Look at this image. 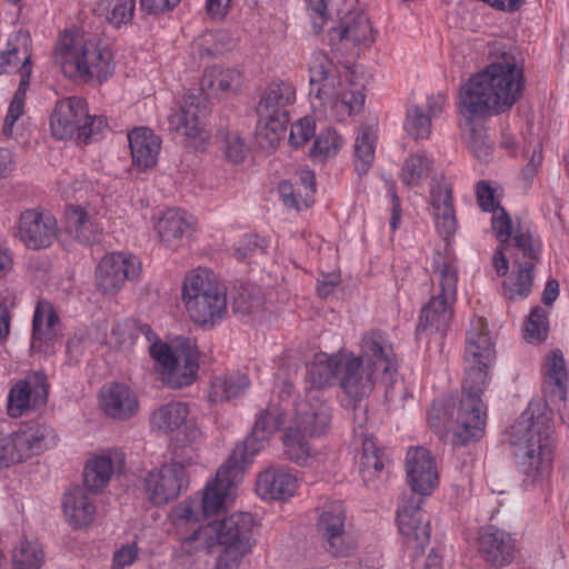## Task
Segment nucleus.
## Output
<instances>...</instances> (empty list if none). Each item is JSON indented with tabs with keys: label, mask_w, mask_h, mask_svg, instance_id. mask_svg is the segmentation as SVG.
I'll return each instance as SVG.
<instances>
[{
	"label": "nucleus",
	"mask_w": 569,
	"mask_h": 569,
	"mask_svg": "<svg viewBox=\"0 0 569 569\" xmlns=\"http://www.w3.org/2000/svg\"><path fill=\"white\" fill-rule=\"evenodd\" d=\"M405 130L415 139H427L431 132V118L419 106L407 110Z\"/></svg>",
	"instance_id": "nucleus-49"
},
{
	"label": "nucleus",
	"mask_w": 569,
	"mask_h": 569,
	"mask_svg": "<svg viewBox=\"0 0 569 569\" xmlns=\"http://www.w3.org/2000/svg\"><path fill=\"white\" fill-rule=\"evenodd\" d=\"M510 443L525 482H541L551 476L556 441L551 419L540 403L530 402L515 421Z\"/></svg>",
	"instance_id": "nucleus-4"
},
{
	"label": "nucleus",
	"mask_w": 569,
	"mask_h": 569,
	"mask_svg": "<svg viewBox=\"0 0 569 569\" xmlns=\"http://www.w3.org/2000/svg\"><path fill=\"white\" fill-rule=\"evenodd\" d=\"M173 522L177 526H181L183 523H193L200 521L202 517V512L199 509L197 498H190L179 506H177L172 512Z\"/></svg>",
	"instance_id": "nucleus-56"
},
{
	"label": "nucleus",
	"mask_w": 569,
	"mask_h": 569,
	"mask_svg": "<svg viewBox=\"0 0 569 569\" xmlns=\"http://www.w3.org/2000/svg\"><path fill=\"white\" fill-rule=\"evenodd\" d=\"M340 40H350L355 44L371 41L372 28L365 13H358L351 21L336 29Z\"/></svg>",
	"instance_id": "nucleus-44"
},
{
	"label": "nucleus",
	"mask_w": 569,
	"mask_h": 569,
	"mask_svg": "<svg viewBox=\"0 0 569 569\" xmlns=\"http://www.w3.org/2000/svg\"><path fill=\"white\" fill-rule=\"evenodd\" d=\"M60 330V318L53 305L47 300H39L32 318L31 349L37 352H49Z\"/></svg>",
	"instance_id": "nucleus-27"
},
{
	"label": "nucleus",
	"mask_w": 569,
	"mask_h": 569,
	"mask_svg": "<svg viewBox=\"0 0 569 569\" xmlns=\"http://www.w3.org/2000/svg\"><path fill=\"white\" fill-rule=\"evenodd\" d=\"M149 352L161 380L173 389L190 386L199 370V350L190 339H183L177 351L166 342H153Z\"/></svg>",
	"instance_id": "nucleus-12"
},
{
	"label": "nucleus",
	"mask_w": 569,
	"mask_h": 569,
	"mask_svg": "<svg viewBox=\"0 0 569 569\" xmlns=\"http://www.w3.org/2000/svg\"><path fill=\"white\" fill-rule=\"evenodd\" d=\"M310 154L313 159L326 160L335 157L342 146V139L332 128H327L315 134Z\"/></svg>",
	"instance_id": "nucleus-46"
},
{
	"label": "nucleus",
	"mask_w": 569,
	"mask_h": 569,
	"mask_svg": "<svg viewBox=\"0 0 569 569\" xmlns=\"http://www.w3.org/2000/svg\"><path fill=\"white\" fill-rule=\"evenodd\" d=\"M242 465L238 452L232 451L227 462L217 470L216 477L207 482L201 498H197L202 518L216 516L223 509Z\"/></svg>",
	"instance_id": "nucleus-17"
},
{
	"label": "nucleus",
	"mask_w": 569,
	"mask_h": 569,
	"mask_svg": "<svg viewBox=\"0 0 569 569\" xmlns=\"http://www.w3.org/2000/svg\"><path fill=\"white\" fill-rule=\"evenodd\" d=\"M406 473L412 493L402 500L397 510V523L413 556L423 553L430 542V523L425 519L421 506L422 496H429L438 486L439 477L436 462L430 451L410 448L406 456Z\"/></svg>",
	"instance_id": "nucleus-5"
},
{
	"label": "nucleus",
	"mask_w": 569,
	"mask_h": 569,
	"mask_svg": "<svg viewBox=\"0 0 569 569\" xmlns=\"http://www.w3.org/2000/svg\"><path fill=\"white\" fill-rule=\"evenodd\" d=\"M386 457L372 438H365L362 441V453L360 458V468L366 472H381L385 468Z\"/></svg>",
	"instance_id": "nucleus-52"
},
{
	"label": "nucleus",
	"mask_w": 569,
	"mask_h": 569,
	"mask_svg": "<svg viewBox=\"0 0 569 569\" xmlns=\"http://www.w3.org/2000/svg\"><path fill=\"white\" fill-rule=\"evenodd\" d=\"M56 430L46 423L33 422L0 439V469L22 463L54 447Z\"/></svg>",
	"instance_id": "nucleus-13"
},
{
	"label": "nucleus",
	"mask_w": 569,
	"mask_h": 569,
	"mask_svg": "<svg viewBox=\"0 0 569 569\" xmlns=\"http://www.w3.org/2000/svg\"><path fill=\"white\" fill-rule=\"evenodd\" d=\"M66 230L70 236L83 244L99 242L102 236V228L97 219L89 216L80 206H68L64 212Z\"/></svg>",
	"instance_id": "nucleus-34"
},
{
	"label": "nucleus",
	"mask_w": 569,
	"mask_h": 569,
	"mask_svg": "<svg viewBox=\"0 0 569 569\" xmlns=\"http://www.w3.org/2000/svg\"><path fill=\"white\" fill-rule=\"evenodd\" d=\"M387 194L388 197H390L391 200L390 229L392 232H395L398 230L401 219V201L399 196L397 194L396 184L392 180L387 181Z\"/></svg>",
	"instance_id": "nucleus-62"
},
{
	"label": "nucleus",
	"mask_w": 569,
	"mask_h": 569,
	"mask_svg": "<svg viewBox=\"0 0 569 569\" xmlns=\"http://www.w3.org/2000/svg\"><path fill=\"white\" fill-rule=\"evenodd\" d=\"M298 488V478L293 470L271 467L262 471L256 485L257 493L262 499L284 500L292 497Z\"/></svg>",
	"instance_id": "nucleus-28"
},
{
	"label": "nucleus",
	"mask_w": 569,
	"mask_h": 569,
	"mask_svg": "<svg viewBox=\"0 0 569 569\" xmlns=\"http://www.w3.org/2000/svg\"><path fill=\"white\" fill-rule=\"evenodd\" d=\"M241 79L242 74L238 69L214 64L206 68L200 84L203 91L218 96L237 90L241 84Z\"/></svg>",
	"instance_id": "nucleus-38"
},
{
	"label": "nucleus",
	"mask_w": 569,
	"mask_h": 569,
	"mask_svg": "<svg viewBox=\"0 0 569 569\" xmlns=\"http://www.w3.org/2000/svg\"><path fill=\"white\" fill-rule=\"evenodd\" d=\"M48 379L36 371L26 380L14 383L8 393L7 412L12 418L21 417L29 409H37L48 400Z\"/></svg>",
	"instance_id": "nucleus-22"
},
{
	"label": "nucleus",
	"mask_w": 569,
	"mask_h": 569,
	"mask_svg": "<svg viewBox=\"0 0 569 569\" xmlns=\"http://www.w3.org/2000/svg\"><path fill=\"white\" fill-rule=\"evenodd\" d=\"M138 547L136 543H128L122 546L113 553V566L118 569H123L132 565L138 558Z\"/></svg>",
	"instance_id": "nucleus-61"
},
{
	"label": "nucleus",
	"mask_w": 569,
	"mask_h": 569,
	"mask_svg": "<svg viewBox=\"0 0 569 569\" xmlns=\"http://www.w3.org/2000/svg\"><path fill=\"white\" fill-rule=\"evenodd\" d=\"M209 108L199 98L189 97L183 100L180 108L169 116L171 130L184 136L193 147L199 149L209 136L204 130V120Z\"/></svg>",
	"instance_id": "nucleus-21"
},
{
	"label": "nucleus",
	"mask_w": 569,
	"mask_h": 569,
	"mask_svg": "<svg viewBox=\"0 0 569 569\" xmlns=\"http://www.w3.org/2000/svg\"><path fill=\"white\" fill-rule=\"evenodd\" d=\"M249 387L250 380L243 373L216 376L210 382L207 399L211 405L230 401L242 396Z\"/></svg>",
	"instance_id": "nucleus-36"
},
{
	"label": "nucleus",
	"mask_w": 569,
	"mask_h": 569,
	"mask_svg": "<svg viewBox=\"0 0 569 569\" xmlns=\"http://www.w3.org/2000/svg\"><path fill=\"white\" fill-rule=\"evenodd\" d=\"M479 551L491 566L505 567L515 558L516 541L506 530L486 526L479 532Z\"/></svg>",
	"instance_id": "nucleus-26"
},
{
	"label": "nucleus",
	"mask_w": 569,
	"mask_h": 569,
	"mask_svg": "<svg viewBox=\"0 0 569 569\" xmlns=\"http://www.w3.org/2000/svg\"><path fill=\"white\" fill-rule=\"evenodd\" d=\"M490 63L462 84L458 96L460 139L480 162L492 158L493 142L479 119L505 113L521 99L526 78L523 58L513 46L495 43Z\"/></svg>",
	"instance_id": "nucleus-1"
},
{
	"label": "nucleus",
	"mask_w": 569,
	"mask_h": 569,
	"mask_svg": "<svg viewBox=\"0 0 569 569\" xmlns=\"http://www.w3.org/2000/svg\"><path fill=\"white\" fill-rule=\"evenodd\" d=\"M141 271V261L132 253L124 251L109 253L97 267V287L104 295H117L127 281L138 279Z\"/></svg>",
	"instance_id": "nucleus-16"
},
{
	"label": "nucleus",
	"mask_w": 569,
	"mask_h": 569,
	"mask_svg": "<svg viewBox=\"0 0 569 569\" xmlns=\"http://www.w3.org/2000/svg\"><path fill=\"white\" fill-rule=\"evenodd\" d=\"M293 386L290 382H283L280 391V402L271 400L268 406L261 410L252 427L251 433L233 451L238 452V459L241 463L251 462L252 458L259 453L270 437L277 432L286 422V406L288 401L284 396L290 397Z\"/></svg>",
	"instance_id": "nucleus-15"
},
{
	"label": "nucleus",
	"mask_w": 569,
	"mask_h": 569,
	"mask_svg": "<svg viewBox=\"0 0 569 569\" xmlns=\"http://www.w3.org/2000/svg\"><path fill=\"white\" fill-rule=\"evenodd\" d=\"M44 555L37 542L23 541L12 551V561L17 569H39Z\"/></svg>",
	"instance_id": "nucleus-48"
},
{
	"label": "nucleus",
	"mask_w": 569,
	"mask_h": 569,
	"mask_svg": "<svg viewBox=\"0 0 569 569\" xmlns=\"http://www.w3.org/2000/svg\"><path fill=\"white\" fill-rule=\"evenodd\" d=\"M296 101V89L288 81H272L257 107L256 140L264 150H273L283 138L289 122L287 108Z\"/></svg>",
	"instance_id": "nucleus-10"
},
{
	"label": "nucleus",
	"mask_w": 569,
	"mask_h": 569,
	"mask_svg": "<svg viewBox=\"0 0 569 569\" xmlns=\"http://www.w3.org/2000/svg\"><path fill=\"white\" fill-rule=\"evenodd\" d=\"M376 134L368 127H362L355 142V169L359 176L366 174L375 159Z\"/></svg>",
	"instance_id": "nucleus-43"
},
{
	"label": "nucleus",
	"mask_w": 569,
	"mask_h": 569,
	"mask_svg": "<svg viewBox=\"0 0 569 569\" xmlns=\"http://www.w3.org/2000/svg\"><path fill=\"white\" fill-rule=\"evenodd\" d=\"M128 140L134 164L147 169L157 163L161 140L151 129L134 128L128 133Z\"/></svg>",
	"instance_id": "nucleus-31"
},
{
	"label": "nucleus",
	"mask_w": 569,
	"mask_h": 569,
	"mask_svg": "<svg viewBox=\"0 0 569 569\" xmlns=\"http://www.w3.org/2000/svg\"><path fill=\"white\" fill-rule=\"evenodd\" d=\"M181 297L190 319L204 329L220 325L228 312L226 290L209 269L198 268L189 272L183 280Z\"/></svg>",
	"instance_id": "nucleus-9"
},
{
	"label": "nucleus",
	"mask_w": 569,
	"mask_h": 569,
	"mask_svg": "<svg viewBox=\"0 0 569 569\" xmlns=\"http://www.w3.org/2000/svg\"><path fill=\"white\" fill-rule=\"evenodd\" d=\"M62 510L68 522L80 529L93 521L97 508L84 489L77 487L63 495Z\"/></svg>",
	"instance_id": "nucleus-33"
},
{
	"label": "nucleus",
	"mask_w": 569,
	"mask_h": 569,
	"mask_svg": "<svg viewBox=\"0 0 569 569\" xmlns=\"http://www.w3.org/2000/svg\"><path fill=\"white\" fill-rule=\"evenodd\" d=\"M136 10V0H99L96 11L114 28L130 23Z\"/></svg>",
	"instance_id": "nucleus-42"
},
{
	"label": "nucleus",
	"mask_w": 569,
	"mask_h": 569,
	"mask_svg": "<svg viewBox=\"0 0 569 569\" xmlns=\"http://www.w3.org/2000/svg\"><path fill=\"white\" fill-rule=\"evenodd\" d=\"M430 160L423 154H412L403 163L400 179L409 187L418 186L429 176Z\"/></svg>",
	"instance_id": "nucleus-47"
},
{
	"label": "nucleus",
	"mask_w": 569,
	"mask_h": 569,
	"mask_svg": "<svg viewBox=\"0 0 569 569\" xmlns=\"http://www.w3.org/2000/svg\"><path fill=\"white\" fill-rule=\"evenodd\" d=\"M437 231L446 241L457 231L452 190L449 183L439 182L430 191ZM432 295L421 308L416 328L417 339H429L433 335L443 337L453 317L457 300L459 269L457 257L449 242L437 248L431 262Z\"/></svg>",
	"instance_id": "nucleus-3"
},
{
	"label": "nucleus",
	"mask_w": 569,
	"mask_h": 569,
	"mask_svg": "<svg viewBox=\"0 0 569 569\" xmlns=\"http://www.w3.org/2000/svg\"><path fill=\"white\" fill-rule=\"evenodd\" d=\"M492 217V229L500 242H507L512 234V221L505 208L500 207Z\"/></svg>",
	"instance_id": "nucleus-58"
},
{
	"label": "nucleus",
	"mask_w": 569,
	"mask_h": 569,
	"mask_svg": "<svg viewBox=\"0 0 569 569\" xmlns=\"http://www.w3.org/2000/svg\"><path fill=\"white\" fill-rule=\"evenodd\" d=\"M549 329L548 313L542 307L532 308L526 322V339L529 342L546 340Z\"/></svg>",
	"instance_id": "nucleus-51"
},
{
	"label": "nucleus",
	"mask_w": 569,
	"mask_h": 569,
	"mask_svg": "<svg viewBox=\"0 0 569 569\" xmlns=\"http://www.w3.org/2000/svg\"><path fill=\"white\" fill-rule=\"evenodd\" d=\"M192 226L193 217L191 214L184 210L171 208L164 211L154 228L164 246L176 248L184 234L192 229Z\"/></svg>",
	"instance_id": "nucleus-32"
},
{
	"label": "nucleus",
	"mask_w": 569,
	"mask_h": 569,
	"mask_svg": "<svg viewBox=\"0 0 569 569\" xmlns=\"http://www.w3.org/2000/svg\"><path fill=\"white\" fill-rule=\"evenodd\" d=\"M345 353H320L316 355L308 366V380L313 388L312 391L331 386L336 380L339 382L340 371Z\"/></svg>",
	"instance_id": "nucleus-35"
},
{
	"label": "nucleus",
	"mask_w": 569,
	"mask_h": 569,
	"mask_svg": "<svg viewBox=\"0 0 569 569\" xmlns=\"http://www.w3.org/2000/svg\"><path fill=\"white\" fill-rule=\"evenodd\" d=\"M253 527L254 518L250 512H236L207 527L193 529L191 535L182 539L181 549L191 556L210 548L209 536L213 532L218 543L223 546L214 569H237L256 543Z\"/></svg>",
	"instance_id": "nucleus-6"
},
{
	"label": "nucleus",
	"mask_w": 569,
	"mask_h": 569,
	"mask_svg": "<svg viewBox=\"0 0 569 569\" xmlns=\"http://www.w3.org/2000/svg\"><path fill=\"white\" fill-rule=\"evenodd\" d=\"M31 49L32 41L28 31L12 33L7 41L6 50L0 54V74L32 73Z\"/></svg>",
	"instance_id": "nucleus-29"
},
{
	"label": "nucleus",
	"mask_w": 569,
	"mask_h": 569,
	"mask_svg": "<svg viewBox=\"0 0 569 569\" xmlns=\"http://www.w3.org/2000/svg\"><path fill=\"white\" fill-rule=\"evenodd\" d=\"M91 343L90 336L86 331H77L68 340L67 355L71 362H78Z\"/></svg>",
	"instance_id": "nucleus-59"
},
{
	"label": "nucleus",
	"mask_w": 569,
	"mask_h": 569,
	"mask_svg": "<svg viewBox=\"0 0 569 569\" xmlns=\"http://www.w3.org/2000/svg\"><path fill=\"white\" fill-rule=\"evenodd\" d=\"M232 0H206V9L210 17L222 19L227 16Z\"/></svg>",
	"instance_id": "nucleus-64"
},
{
	"label": "nucleus",
	"mask_w": 569,
	"mask_h": 569,
	"mask_svg": "<svg viewBox=\"0 0 569 569\" xmlns=\"http://www.w3.org/2000/svg\"><path fill=\"white\" fill-rule=\"evenodd\" d=\"M104 128H107V121L103 117H91L87 113L74 139L84 144L97 141Z\"/></svg>",
	"instance_id": "nucleus-54"
},
{
	"label": "nucleus",
	"mask_w": 569,
	"mask_h": 569,
	"mask_svg": "<svg viewBox=\"0 0 569 569\" xmlns=\"http://www.w3.org/2000/svg\"><path fill=\"white\" fill-rule=\"evenodd\" d=\"M316 134V121L312 117L306 116L291 124L289 143L299 149L306 146Z\"/></svg>",
	"instance_id": "nucleus-53"
},
{
	"label": "nucleus",
	"mask_w": 569,
	"mask_h": 569,
	"mask_svg": "<svg viewBox=\"0 0 569 569\" xmlns=\"http://www.w3.org/2000/svg\"><path fill=\"white\" fill-rule=\"evenodd\" d=\"M316 530L322 548L332 557H349L358 547V540L349 529L342 501H332L322 508Z\"/></svg>",
	"instance_id": "nucleus-14"
},
{
	"label": "nucleus",
	"mask_w": 569,
	"mask_h": 569,
	"mask_svg": "<svg viewBox=\"0 0 569 569\" xmlns=\"http://www.w3.org/2000/svg\"><path fill=\"white\" fill-rule=\"evenodd\" d=\"M533 271L535 263L532 261L519 262L517 272L502 282L505 298L509 300L527 298L533 284Z\"/></svg>",
	"instance_id": "nucleus-40"
},
{
	"label": "nucleus",
	"mask_w": 569,
	"mask_h": 569,
	"mask_svg": "<svg viewBox=\"0 0 569 569\" xmlns=\"http://www.w3.org/2000/svg\"><path fill=\"white\" fill-rule=\"evenodd\" d=\"M180 0H140V6L143 11L149 14H158L174 8Z\"/></svg>",
	"instance_id": "nucleus-63"
},
{
	"label": "nucleus",
	"mask_w": 569,
	"mask_h": 569,
	"mask_svg": "<svg viewBox=\"0 0 569 569\" xmlns=\"http://www.w3.org/2000/svg\"><path fill=\"white\" fill-rule=\"evenodd\" d=\"M496 359L495 345L482 319L471 323L467 331L465 379L458 403L433 401L428 409L429 426L453 445H466L480 439L486 426V407L481 399L490 382L489 368Z\"/></svg>",
	"instance_id": "nucleus-2"
},
{
	"label": "nucleus",
	"mask_w": 569,
	"mask_h": 569,
	"mask_svg": "<svg viewBox=\"0 0 569 569\" xmlns=\"http://www.w3.org/2000/svg\"><path fill=\"white\" fill-rule=\"evenodd\" d=\"M309 96L311 103L332 118L341 119L359 112L365 103L361 91L346 90L338 68L328 53L317 51L309 62Z\"/></svg>",
	"instance_id": "nucleus-8"
},
{
	"label": "nucleus",
	"mask_w": 569,
	"mask_h": 569,
	"mask_svg": "<svg viewBox=\"0 0 569 569\" xmlns=\"http://www.w3.org/2000/svg\"><path fill=\"white\" fill-rule=\"evenodd\" d=\"M17 237L29 250L49 248L58 237L57 219L47 210L27 209L20 213Z\"/></svg>",
	"instance_id": "nucleus-18"
},
{
	"label": "nucleus",
	"mask_w": 569,
	"mask_h": 569,
	"mask_svg": "<svg viewBox=\"0 0 569 569\" xmlns=\"http://www.w3.org/2000/svg\"><path fill=\"white\" fill-rule=\"evenodd\" d=\"M56 59L66 76L84 83L107 81L114 70L110 48L98 37L64 31L57 42Z\"/></svg>",
	"instance_id": "nucleus-7"
},
{
	"label": "nucleus",
	"mask_w": 569,
	"mask_h": 569,
	"mask_svg": "<svg viewBox=\"0 0 569 569\" xmlns=\"http://www.w3.org/2000/svg\"><path fill=\"white\" fill-rule=\"evenodd\" d=\"M31 73H22L20 82L12 101L9 104L8 113L4 119L2 131L7 137H12V129L16 121L22 116L26 93L30 86Z\"/></svg>",
	"instance_id": "nucleus-45"
},
{
	"label": "nucleus",
	"mask_w": 569,
	"mask_h": 569,
	"mask_svg": "<svg viewBox=\"0 0 569 569\" xmlns=\"http://www.w3.org/2000/svg\"><path fill=\"white\" fill-rule=\"evenodd\" d=\"M476 193L479 207L483 211L493 212L500 208V206L495 200V189H492L487 181L480 180L477 183Z\"/></svg>",
	"instance_id": "nucleus-60"
},
{
	"label": "nucleus",
	"mask_w": 569,
	"mask_h": 569,
	"mask_svg": "<svg viewBox=\"0 0 569 569\" xmlns=\"http://www.w3.org/2000/svg\"><path fill=\"white\" fill-rule=\"evenodd\" d=\"M266 248L267 241L264 238L252 233L244 234L234 248V257L238 260H244L257 252H264Z\"/></svg>",
	"instance_id": "nucleus-55"
},
{
	"label": "nucleus",
	"mask_w": 569,
	"mask_h": 569,
	"mask_svg": "<svg viewBox=\"0 0 569 569\" xmlns=\"http://www.w3.org/2000/svg\"><path fill=\"white\" fill-rule=\"evenodd\" d=\"M248 153L244 140L236 132L228 133L224 141V156L232 163H240Z\"/></svg>",
	"instance_id": "nucleus-57"
},
{
	"label": "nucleus",
	"mask_w": 569,
	"mask_h": 569,
	"mask_svg": "<svg viewBox=\"0 0 569 569\" xmlns=\"http://www.w3.org/2000/svg\"><path fill=\"white\" fill-rule=\"evenodd\" d=\"M515 247L521 252L526 261H538L542 244L539 238L535 237L528 228L519 226L512 237Z\"/></svg>",
	"instance_id": "nucleus-50"
},
{
	"label": "nucleus",
	"mask_w": 569,
	"mask_h": 569,
	"mask_svg": "<svg viewBox=\"0 0 569 569\" xmlns=\"http://www.w3.org/2000/svg\"><path fill=\"white\" fill-rule=\"evenodd\" d=\"M198 461V448L173 446L171 461L147 472L143 479L147 499L154 506L176 500L189 487L186 468L197 465Z\"/></svg>",
	"instance_id": "nucleus-11"
},
{
	"label": "nucleus",
	"mask_w": 569,
	"mask_h": 569,
	"mask_svg": "<svg viewBox=\"0 0 569 569\" xmlns=\"http://www.w3.org/2000/svg\"><path fill=\"white\" fill-rule=\"evenodd\" d=\"M189 408L180 401H171L164 403L152 411L150 415V427L164 435L173 433L180 428H184L183 439L179 440L174 446H183L197 448L196 443L201 439V430L188 423Z\"/></svg>",
	"instance_id": "nucleus-19"
},
{
	"label": "nucleus",
	"mask_w": 569,
	"mask_h": 569,
	"mask_svg": "<svg viewBox=\"0 0 569 569\" xmlns=\"http://www.w3.org/2000/svg\"><path fill=\"white\" fill-rule=\"evenodd\" d=\"M310 438L302 430L289 426L282 436L284 456L298 466H306L312 457V448L309 443Z\"/></svg>",
	"instance_id": "nucleus-41"
},
{
	"label": "nucleus",
	"mask_w": 569,
	"mask_h": 569,
	"mask_svg": "<svg viewBox=\"0 0 569 569\" xmlns=\"http://www.w3.org/2000/svg\"><path fill=\"white\" fill-rule=\"evenodd\" d=\"M87 116V102L79 97L59 101L51 114L50 129L57 140L74 139Z\"/></svg>",
	"instance_id": "nucleus-25"
},
{
	"label": "nucleus",
	"mask_w": 569,
	"mask_h": 569,
	"mask_svg": "<svg viewBox=\"0 0 569 569\" xmlns=\"http://www.w3.org/2000/svg\"><path fill=\"white\" fill-rule=\"evenodd\" d=\"M292 427L302 430L309 437L326 435L331 423V408L318 391H309L305 399L292 402Z\"/></svg>",
	"instance_id": "nucleus-20"
},
{
	"label": "nucleus",
	"mask_w": 569,
	"mask_h": 569,
	"mask_svg": "<svg viewBox=\"0 0 569 569\" xmlns=\"http://www.w3.org/2000/svg\"><path fill=\"white\" fill-rule=\"evenodd\" d=\"M114 472L111 453L98 455L89 459L83 469V483L90 492H101L110 482Z\"/></svg>",
	"instance_id": "nucleus-39"
},
{
	"label": "nucleus",
	"mask_w": 569,
	"mask_h": 569,
	"mask_svg": "<svg viewBox=\"0 0 569 569\" xmlns=\"http://www.w3.org/2000/svg\"><path fill=\"white\" fill-rule=\"evenodd\" d=\"M545 382L549 389V397L552 402L558 399L565 401L567 397L568 370L561 350H553L545 363Z\"/></svg>",
	"instance_id": "nucleus-37"
},
{
	"label": "nucleus",
	"mask_w": 569,
	"mask_h": 569,
	"mask_svg": "<svg viewBox=\"0 0 569 569\" xmlns=\"http://www.w3.org/2000/svg\"><path fill=\"white\" fill-rule=\"evenodd\" d=\"M101 408L109 417L126 420L137 413L139 402L128 386L112 383L101 391Z\"/></svg>",
	"instance_id": "nucleus-30"
},
{
	"label": "nucleus",
	"mask_w": 569,
	"mask_h": 569,
	"mask_svg": "<svg viewBox=\"0 0 569 569\" xmlns=\"http://www.w3.org/2000/svg\"><path fill=\"white\" fill-rule=\"evenodd\" d=\"M378 375L362 358L345 353L339 386L349 398L361 400L372 391Z\"/></svg>",
	"instance_id": "nucleus-23"
},
{
	"label": "nucleus",
	"mask_w": 569,
	"mask_h": 569,
	"mask_svg": "<svg viewBox=\"0 0 569 569\" xmlns=\"http://www.w3.org/2000/svg\"><path fill=\"white\" fill-rule=\"evenodd\" d=\"M376 372L388 373L396 369V356L388 335L380 329L363 332L360 341V356Z\"/></svg>",
	"instance_id": "nucleus-24"
}]
</instances>
